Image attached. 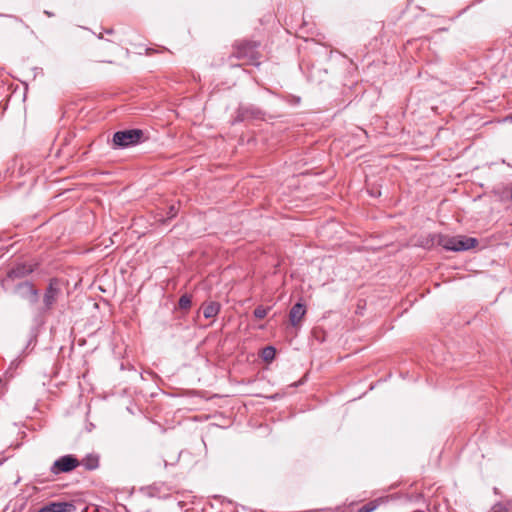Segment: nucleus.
Returning a JSON list of instances; mask_svg holds the SVG:
<instances>
[{"instance_id": "nucleus-1", "label": "nucleus", "mask_w": 512, "mask_h": 512, "mask_svg": "<svg viewBox=\"0 0 512 512\" xmlns=\"http://www.w3.org/2000/svg\"><path fill=\"white\" fill-rule=\"evenodd\" d=\"M478 241L472 237L464 236H439L438 244L451 251H466L474 248Z\"/></svg>"}, {"instance_id": "nucleus-2", "label": "nucleus", "mask_w": 512, "mask_h": 512, "mask_svg": "<svg viewBox=\"0 0 512 512\" xmlns=\"http://www.w3.org/2000/svg\"><path fill=\"white\" fill-rule=\"evenodd\" d=\"M141 136V130L119 131L114 134L113 143L117 147H127L138 143Z\"/></svg>"}, {"instance_id": "nucleus-3", "label": "nucleus", "mask_w": 512, "mask_h": 512, "mask_svg": "<svg viewBox=\"0 0 512 512\" xmlns=\"http://www.w3.org/2000/svg\"><path fill=\"white\" fill-rule=\"evenodd\" d=\"M78 465L79 462L75 457L66 455L54 462L52 466V472L54 474L69 472L75 469Z\"/></svg>"}, {"instance_id": "nucleus-4", "label": "nucleus", "mask_w": 512, "mask_h": 512, "mask_svg": "<svg viewBox=\"0 0 512 512\" xmlns=\"http://www.w3.org/2000/svg\"><path fill=\"white\" fill-rule=\"evenodd\" d=\"M306 314V308L302 303L295 304L289 313V320L291 325L297 327L300 325L303 317Z\"/></svg>"}, {"instance_id": "nucleus-5", "label": "nucleus", "mask_w": 512, "mask_h": 512, "mask_svg": "<svg viewBox=\"0 0 512 512\" xmlns=\"http://www.w3.org/2000/svg\"><path fill=\"white\" fill-rule=\"evenodd\" d=\"M74 510H75V507L72 503L53 502V503H50V504L44 506L38 512H72Z\"/></svg>"}, {"instance_id": "nucleus-6", "label": "nucleus", "mask_w": 512, "mask_h": 512, "mask_svg": "<svg viewBox=\"0 0 512 512\" xmlns=\"http://www.w3.org/2000/svg\"><path fill=\"white\" fill-rule=\"evenodd\" d=\"M220 310V304L217 302H209L203 306V315L205 318L215 317Z\"/></svg>"}, {"instance_id": "nucleus-7", "label": "nucleus", "mask_w": 512, "mask_h": 512, "mask_svg": "<svg viewBox=\"0 0 512 512\" xmlns=\"http://www.w3.org/2000/svg\"><path fill=\"white\" fill-rule=\"evenodd\" d=\"M56 294H57V290L51 284L47 293L45 294V297H44V301L47 306H50L54 302Z\"/></svg>"}, {"instance_id": "nucleus-8", "label": "nucleus", "mask_w": 512, "mask_h": 512, "mask_svg": "<svg viewBox=\"0 0 512 512\" xmlns=\"http://www.w3.org/2000/svg\"><path fill=\"white\" fill-rule=\"evenodd\" d=\"M275 354H276L275 349L273 347L269 346L262 350L261 356L265 361L270 362L274 359Z\"/></svg>"}, {"instance_id": "nucleus-9", "label": "nucleus", "mask_w": 512, "mask_h": 512, "mask_svg": "<svg viewBox=\"0 0 512 512\" xmlns=\"http://www.w3.org/2000/svg\"><path fill=\"white\" fill-rule=\"evenodd\" d=\"M191 298L188 295H183L179 300V307L181 309H188L191 306Z\"/></svg>"}, {"instance_id": "nucleus-10", "label": "nucleus", "mask_w": 512, "mask_h": 512, "mask_svg": "<svg viewBox=\"0 0 512 512\" xmlns=\"http://www.w3.org/2000/svg\"><path fill=\"white\" fill-rule=\"evenodd\" d=\"M268 311H269V308L259 306L255 309L254 315L257 318L262 319L268 314Z\"/></svg>"}, {"instance_id": "nucleus-11", "label": "nucleus", "mask_w": 512, "mask_h": 512, "mask_svg": "<svg viewBox=\"0 0 512 512\" xmlns=\"http://www.w3.org/2000/svg\"><path fill=\"white\" fill-rule=\"evenodd\" d=\"M373 510V507L363 506L358 510V512H371Z\"/></svg>"}, {"instance_id": "nucleus-12", "label": "nucleus", "mask_w": 512, "mask_h": 512, "mask_svg": "<svg viewBox=\"0 0 512 512\" xmlns=\"http://www.w3.org/2000/svg\"><path fill=\"white\" fill-rule=\"evenodd\" d=\"M26 288H28L29 290H32L31 286L26 285Z\"/></svg>"}]
</instances>
